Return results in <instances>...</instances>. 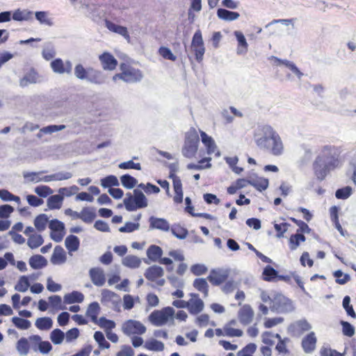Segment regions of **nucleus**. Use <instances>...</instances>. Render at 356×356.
Here are the masks:
<instances>
[{
  "mask_svg": "<svg viewBox=\"0 0 356 356\" xmlns=\"http://www.w3.org/2000/svg\"><path fill=\"white\" fill-rule=\"evenodd\" d=\"M94 339L98 343L101 348L107 349L110 348V343L105 339L104 335L102 332H95L94 334Z\"/></svg>",
  "mask_w": 356,
  "mask_h": 356,
  "instance_id": "nucleus-57",
  "label": "nucleus"
},
{
  "mask_svg": "<svg viewBox=\"0 0 356 356\" xmlns=\"http://www.w3.org/2000/svg\"><path fill=\"white\" fill-rule=\"evenodd\" d=\"M95 217V211L91 207H83L80 212V219L86 223H91Z\"/></svg>",
  "mask_w": 356,
  "mask_h": 356,
  "instance_id": "nucleus-33",
  "label": "nucleus"
},
{
  "mask_svg": "<svg viewBox=\"0 0 356 356\" xmlns=\"http://www.w3.org/2000/svg\"><path fill=\"white\" fill-rule=\"evenodd\" d=\"M30 286L29 280L27 276H21L15 286V289L19 292H25Z\"/></svg>",
  "mask_w": 356,
  "mask_h": 356,
  "instance_id": "nucleus-52",
  "label": "nucleus"
},
{
  "mask_svg": "<svg viewBox=\"0 0 356 356\" xmlns=\"http://www.w3.org/2000/svg\"><path fill=\"white\" fill-rule=\"evenodd\" d=\"M228 277L229 271L227 270L217 268L212 269L207 279L212 285L219 286L225 283Z\"/></svg>",
  "mask_w": 356,
  "mask_h": 356,
  "instance_id": "nucleus-12",
  "label": "nucleus"
},
{
  "mask_svg": "<svg viewBox=\"0 0 356 356\" xmlns=\"http://www.w3.org/2000/svg\"><path fill=\"white\" fill-rule=\"evenodd\" d=\"M34 191L42 197H46L53 193V190L47 186H38L35 188Z\"/></svg>",
  "mask_w": 356,
  "mask_h": 356,
  "instance_id": "nucleus-63",
  "label": "nucleus"
},
{
  "mask_svg": "<svg viewBox=\"0 0 356 356\" xmlns=\"http://www.w3.org/2000/svg\"><path fill=\"white\" fill-rule=\"evenodd\" d=\"M162 254L161 248L156 245H151L147 250V256L152 261H159Z\"/></svg>",
  "mask_w": 356,
  "mask_h": 356,
  "instance_id": "nucleus-30",
  "label": "nucleus"
},
{
  "mask_svg": "<svg viewBox=\"0 0 356 356\" xmlns=\"http://www.w3.org/2000/svg\"><path fill=\"white\" fill-rule=\"evenodd\" d=\"M193 286L197 291L202 293L204 298H207L209 296V286L206 279H195L193 281Z\"/></svg>",
  "mask_w": 356,
  "mask_h": 356,
  "instance_id": "nucleus-28",
  "label": "nucleus"
},
{
  "mask_svg": "<svg viewBox=\"0 0 356 356\" xmlns=\"http://www.w3.org/2000/svg\"><path fill=\"white\" fill-rule=\"evenodd\" d=\"M41 81L42 79L38 72L34 70H31L19 80V86L22 88H24L30 84H35Z\"/></svg>",
  "mask_w": 356,
  "mask_h": 356,
  "instance_id": "nucleus-19",
  "label": "nucleus"
},
{
  "mask_svg": "<svg viewBox=\"0 0 356 356\" xmlns=\"http://www.w3.org/2000/svg\"><path fill=\"white\" fill-rule=\"evenodd\" d=\"M306 237L301 233H296L292 234L289 240V248L291 250H295L300 245V243L305 242Z\"/></svg>",
  "mask_w": 356,
  "mask_h": 356,
  "instance_id": "nucleus-37",
  "label": "nucleus"
},
{
  "mask_svg": "<svg viewBox=\"0 0 356 356\" xmlns=\"http://www.w3.org/2000/svg\"><path fill=\"white\" fill-rule=\"evenodd\" d=\"M343 163L341 152L334 146H324L313 163L316 178H325L331 172L339 168Z\"/></svg>",
  "mask_w": 356,
  "mask_h": 356,
  "instance_id": "nucleus-1",
  "label": "nucleus"
},
{
  "mask_svg": "<svg viewBox=\"0 0 356 356\" xmlns=\"http://www.w3.org/2000/svg\"><path fill=\"white\" fill-rule=\"evenodd\" d=\"M50 66L54 73L59 74H70L72 70L71 61L66 60L65 62H63L61 58H56L52 60L50 63Z\"/></svg>",
  "mask_w": 356,
  "mask_h": 356,
  "instance_id": "nucleus-14",
  "label": "nucleus"
},
{
  "mask_svg": "<svg viewBox=\"0 0 356 356\" xmlns=\"http://www.w3.org/2000/svg\"><path fill=\"white\" fill-rule=\"evenodd\" d=\"M275 338L278 339V342L275 346V350L280 355H289L290 350L288 348V344L291 342V340L288 337L282 338L280 334H275Z\"/></svg>",
  "mask_w": 356,
  "mask_h": 356,
  "instance_id": "nucleus-24",
  "label": "nucleus"
},
{
  "mask_svg": "<svg viewBox=\"0 0 356 356\" xmlns=\"http://www.w3.org/2000/svg\"><path fill=\"white\" fill-rule=\"evenodd\" d=\"M120 69L121 72L113 76L114 81L120 79L126 83H136L140 81L143 78V74L140 70L127 65L125 63H122Z\"/></svg>",
  "mask_w": 356,
  "mask_h": 356,
  "instance_id": "nucleus-3",
  "label": "nucleus"
},
{
  "mask_svg": "<svg viewBox=\"0 0 356 356\" xmlns=\"http://www.w3.org/2000/svg\"><path fill=\"white\" fill-rule=\"evenodd\" d=\"M30 340L38 343V348L42 353H48L51 350V345L49 341H41V338L38 335L30 337Z\"/></svg>",
  "mask_w": 356,
  "mask_h": 356,
  "instance_id": "nucleus-40",
  "label": "nucleus"
},
{
  "mask_svg": "<svg viewBox=\"0 0 356 356\" xmlns=\"http://www.w3.org/2000/svg\"><path fill=\"white\" fill-rule=\"evenodd\" d=\"M12 321L14 325L19 329L27 330L31 326V323L26 319H24L19 317H13Z\"/></svg>",
  "mask_w": 356,
  "mask_h": 356,
  "instance_id": "nucleus-59",
  "label": "nucleus"
},
{
  "mask_svg": "<svg viewBox=\"0 0 356 356\" xmlns=\"http://www.w3.org/2000/svg\"><path fill=\"white\" fill-rule=\"evenodd\" d=\"M100 312V307L98 302H93L88 305L86 311V316L90 318L91 321L94 323H97L98 319V315Z\"/></svg>",
  "mask_w": 356,
  "mask_h": 356,
  "instance_id": "nucleus-31",
  "label": "nucleus"
},
{
  "mask_svg": "<svg viewBox=\"0 0 356 356\" xmlns=\"http://www.w3.org/2000/svg\"><path fill=\"white\" fill-rule=\"evenodd\" d=\"M106 25L110 31L122 35L127 40L129 39V35L126 27L117 25L109 21L106 22Z\"/></svg>",
  "mask_w": 356,
  "mask_h": 356,
  "instance_id": "nucleus-38",
  "label": "nucleus"
},
{
  "mask_svg": "<svg viewBox=\"0 0 356 356\" xmlns=\"http://www.w3.org/2000/svg\"><path fill=\"white\" fill-rule=\"evenodd\" d=\"M191 298L187 301V309L192 315H197L202 312L204 307L203 300L197 293H191Z\"/></svg>",
  "mask_w": 356,
  "mask_h": 356,
  "instance_id": "nucleus-13",
  "label": "nucleus"
},
{
  "mask_svg": "<svg viewBox=\"0 0 356 356\" xmlns=\"http://www.w3.org/2000/svg\"><path fill=\"white\" fill-rule=\"evenodd\" d=\"M47 264L46 259L40 254H35L29 259V265L33 269H40Z\"/></svg>",
  "mask_w": 356,
  "mask_h": 356,
  "instance_id": "nucleus-35",
  "label": "nucleus"
},
{
  "mask_svg": "<svg viewBox=\"0 0 356 356\" xmlns=\"http://www.w3.org/2000/svg\"><path fill=\"white\" fill-rule=\"evenodd\" d=\"M35 18L40 22V24L52 26L53 22L51 19L48 17V13L44 11H38L35 13Z\"/></svg>",
  "mask_w": 356,
  "mask_h": 356,
  "instance_id": "nucleus-60",
  "label": "nucleus"
},
{
  "mask_svg": "<svg viewBox=\"0 0 356 356\" xmlns=\"http://www.w3.org/2000/svg\"><path fill=\"white\" fill-rule=\"evenodd\" d=\"M316 338L314 332L308 334L302 341V346L305 353H311L316 348Z\"/></svg>",
  "mask_w": 356,
  "mask_h": 356,
  "instance_id": "nucleus-27",
  "label": "nucleus"
},
{
  "mask_svg": "<svg viewBox=\"0 0 356 356\" xmlns=\"http://www.w3.org/2000/svg\"><path fill=\"white\" fill-rule=\"evenodd\" d=\"M175 195L173 200L175 203L179 204L183 201V191L181 179H172Z\"/></svg>",
  "mask_w": 356,
  "mask_h": 356,
  "instance_id": "nucleus-39",
  "label": "nucleus"
},
{
  "mask_svg": "<svg viewBox=\"0 0 356 356\" xmlns=\"http://www.w3.org/2000/svg\"><path fill=\"white\" fill-rule=\"evenodd\" d=\"M170 230L172 234L179 239L185 238L188 234L187 229L180 225H172Z\"/></svg>",
  "mask_w": 356,
  "mask_h": 356,
  "instance_id": "nucleus-49",
  "label": "nucleus"
},
{
  "mask_svg": "<svg viewBox=\"0 0 356 356\" xmlns=\"http://www.w3.org/2000/svg\"><path fill=\"white\" fill-rule=\"evenodd\" d=\"M248 184L254 186L258 191H262L267 188L268 179H248Z\"/></svg>",
  "mask_w": 356,
  "mask_h": 356,
  "instance_id": "nucleus-56",
  "label": "nucleus"
},
{
  "mask_svg": "<svg viewBox=\"0 0 356 356\" xmlns=\"http://www.w3.org/2000/svg\"><path fill=\"white\" fill-rule=\"evenodd\" d=\"M264 149L268 150L274 156H280L284 152V145L280 135L277 133L268 144V147Z\"/></svg>",
  "mask_w": 356,
  "mask_h": 356,
  "instance_id": "nucleus-16",
  "label": "nucleus"
},
{
  "mask_svg": "<svg viewBox=\"0 0 356 356\" xmlns=\"http://www.w3.org/2000/svg\"><path fill=\"white\" fill-rule=\"evenodd\" d=\"M217 16L225 21H234L237 19L240 15L238 13L229 11L226 9L219 8L217 10Z\"/></svg>",
  "mask_w": 356,
  "mask_h": 356,
  "instance_id": "nucleus-34",
  "label": "nucleus"
},
{
  "mask_svg": "<svg viewBox=\"0 0 356 356\" xmlns=\"http://www.w3.org/2000/svg\"><path fill=\"white\" fill-rule=\"evenodd\" d=\"M74 73L76 79L96 85L104 84L106 79V75L102 72L92 67L86 69L80 63L75 65Z\"/></svg>",
  "mask_w": 356,
  "mask_h": 356,
  "instance_id": "nucleus-2",
  "label": "nucleus"
},
{
  "mask_svg": "<svg viewBox=\"0 0 356 356\" xmlns=\"http://www.w3.org/2000/svg\"><path fill=\"white\" fill-rule=\"evenodd\" d=\"M122 264L130 268H137L141 264V260L136 256L128 255L122 259Z\"/></svg>",
  "mask_w": 356,
  "mask_h": 356,
  "instance_id": "nucleus-43",
  "label": "nucleus"
},
{
  "mask_svg": "<svg viewBox=\"0 0 356 356\" xmlns=\"http://www.w3.org/2000/svg\"><path fill=\"white\" fill-rule=\"evenodd\" d=\"M49 305L51 308L56 311L65 309L63 305L61 297L58 295H54L49 297Z\"/></svg>",
  "mask_w": 356,
  "mask_h": 356,
  "instance_id": "nucleus-53",
  "label": "nucleus"
},
{
  "mask_svg": "<svg viewBox=\"0 0 356 356\" xmlns=\"http://www.w3.org/2000/svg\"><path fill=\"white\" fill-rule=\"evenodd\" d=\"M96 324L104 329L106 332L111 331L115 327V323L112 320L107 319L106 317L99 318Z\"/></svg>",
  "mask_w": 356,
  "mask_h": 356,
  "instance_id": "nucleus-51",
  "label": "nucleus"
},
{
  "mask_svg": "<svg viewBox=\"0 0 356 356\" xmlns=\"http://www.w3.org/2000/svg\"><path fill=\"white\" fill-rule=\"evenodd\" d=\"M290 220H291L293 222H294L296 225L299 227L298 229L297 230V233H309L311 231V229L308 226V225L304 221L301 220H298L295 218H290Z\"/></svg>",
  "mask_w": 356,
  "mask_h": 356,
  "instance_id": "nucleus-61",
  "label": "nucleus"
},
{
  "mask_svg": "<svg viewBox=\"0 0 356 356\" xmlns=\"http://www.w3.org/2000/svg\"><path fill=\"white\" fill-rule=\"evenodd\" d=\"M122 330L124 334L131 336L143 334L147 329L140 321L130 319L122 324Z\"/></svg>",
  "mask_w": 356,
  "mask_h": 356,
  "instance_id": "nucleus-8",
  "label": "nucleus"
},
{
  "mask_svg": "<svg viewBox=\"0 0 356 356\" xmlns=\"http://www.w3.org/2000/svg\"><path fill=\"white\" fill-rule=\"evenodd\" d=\"M271 302L270 308L278 313H288L293 310L292 301L282 294H276Z\"/></svg>",
  "mask_w": 356,
  "mask_h": 356,
  "instance_id": "nucleus-7",
  "label": "nucleus"
},
{
  "mask_svg": "<svg viewBox=\"0 0 356 356\" xmlns=\"http://www.w3.org/2000/svg\"><path fill=\"white\" fill-rule=\"evenodd\" d=\"M99 60L104 70L113 71L118 65V60L108 52H104L99 55Z\"/></svg>",
  "mask_w": 356,
  "mask_h": 356,
  "instance_id": "nucleus-17",
  "label": "nucleus"
},
{
  "mask_svg": "<svg viewBox=\"0 0 356 356\" xmlns=\"http://www.w3.org/2000/svg\"><path fill=\"white\" fill-rule=\"evenodd\" d=\"M16 348L21 355H26L30 349V345L28 339L24 337L19 339L17 343Z\"/></svg>",
  "mask_w": 356,
  "mask_h": 356,
  "instance_id": "nucleus-54",
  "label": "nucleus"
},
{
  "mask_svg": "<svg viewBox=\"0 0 356 356\" xmlns=\"http://www.w3.org/2000/svg\"><path fill=\"white\" fill-rule=\"evenodd\" d=\"M51 339L55 344L60 343L64 339V333L59 329L54 330L51 333Z\"/></svg>",
  "mask_w": 356,
  "mask_h": 356,
  "instance_id": "nucleus-64",
  "label": "nucleus"
},
{
  "mask_svg": "<svg viewBox=\"0 0 356 356\" xmlns=\"http://www.w3.org/2000/svg\"><path fill=\"white\" fill-rule=\"evenodd\" d=\"M248 181V179H236L234 183L227 188V193L230 195L235 194L238 190L246 186Z\"/></svg>",
  "mask_w": 356,
  "mask_h": 356,
  "instance_id": "nucleus-50",
  "label": "nucleus"
},
{
  "mask_svg": "<svg viewBox=\"0 0 356 356\" xmlns=\"http://www.w3.org/2000/svg\"><path fill=\"white\" fill-rule=\"evenodd\" d=\"M200 136L202 142L207 148L208 154H215L216 156H219L220 153L217 150V146L214 140L202 131H200Z\"/></svg>",
  "mask_w": 356,
  "mask_h": 356,
  "instance_id": "nucleus-20",
  "label": "nucleus"
},
{
  "mask_svg": "<svg viewBox=\"0 0 356 356\" xmlns=\"http://www.w3.org/2000/svg\"><path fill=\"white\" fill-rule=\"evenodd\" d=\"M134 193L133 199L137 209L146 207L147 206V201L144 194L137 189L134 190Z\"/></svg>",
  "mask_w": 356,
  "mask_h": 356,
  "instance_id": "nucleus-45",
  "label": "nucleus"
},
{
  "mask_svg": "<svg viewBox=\"0 0 356 356\" xmlns=\"http://www.w3.org/2000/svg\"><path fill=\"white\" fill-rule=\"evenodd\" d=\"M278 272L270 266H266L262 273V279L266 282L275 281Z\"/></svg>",
  "mask_w": 356,
  "mask_h": 356,
  "instance_id": "nucleus-41",
  "label": "nucleus"
},
{
  "mask_svg": "<svg viewBox=\"0 0 356 356\" xmlns=\"http://www.w3.org/2000/svg\"><path fill=\"white\" fill-rule=\"evenodd\" d=\"M200 141L199 136L195 129H191L185 136V142L182 148V154L187 158L195 156L197 151L198 143Z\"/></svg>",
  "mask_w": 356,
  "mask_h": 356,
  "instance_id": "nucleus-5",
  "label": "nucleus"
},
{
  "mask_svg": "<svg viewBox=\"0 0 356 356\" xmlns=\"http://www.w3.org/2000/svg\"><path fill=\"white\" fill-rule=\"evenodd\" d=\"M277 132L269 125L259 126L254 133V140L260 149L268 147V144Z\"/></svg>",
  "mask_w": 356,
  "mask_h": 356,
  "instance_id": "nucleus-4",
  "label": "nucleus"
},
{
  "mask_svg": "<svg viewBox=\"0 0 356 356\" xmlns=\"http://www.w3.org/2000/svg\"><path fill=\"white\" fill-rule=\"evenodd\" d=\"M191 48L195 53V59L197 62H201L205 52L202 33L200 30L197 31L193 37Z\"/></svg>",
  "mask_w": 356,
  "mask_h": 356,
  "instance_id": "nucleus-9",
  "label": "nucleus"
},
{
  "mask_svg": "<svg viewBox=\"0 0 356 356\" xmlns=\"http://www.w3.org/2000/svg\"><path fill=\"white\" fill-rule=\"evenodd\" d=\"M24 233L28 237L27 245L30 248L35 249L42 245L44 242L42 236L38 234L33 227H26Z\"/></svg>",
  "mask_w": 356,
  "mask_h": 356,
  "instance_id": "nucleus-10",
  "label": "nucleus"
},
{
  "mask_svg": "<svg viewBox=\"0 0 356 356\" xmlns=\"http://www.w3.org/2000/svg\"><path fill=\"white\" fill-rule=\"evenodd\" d=\"M254 316V311L249 305L242 306L238 312V320L244 325L250 324L253 321Z\"/></svg>",
  "mask_w": 356,
  "mask_h": 356,
  "instance_id": "nucleus-15",
  "label": "nucleus"
},
{
  "mask_svg": "<svg viewBox=\"0 0 356 356\" xmlns=\"http://www.w3.org/2000/svg\"><path fill=\"white\" fill-rule=\"evenodd\" d=\"M67 257L64 249L57 245L54 250V252L51 257V262L54 265H60L66 261Z\"/></svg>",
  "mask_w": 356,
  "mask_h": 356,
  "instance_id": "nucleus-23",
  "label": "nucleus"
},
{
  "mask_svg": "<svg viewBox=\"0 0 356 356\" xmlns=\"http://www.w3.org/2000/svg\"><path fill=\"white\" fill-rule=\"evenodd\" d=\"M352 193L353 188L347 186L337 190L335 197L339 200H346L351 195Z\"/></svg>",
  "mask_w": 356,
  "mask_h": 356,
  "instance_id": "nucleus-55",
  "label": "nucleus"
},
{
  "mask_svg": "<svg viewBox=\"0 0 356 356\" xmlns=\"http://www.w3.org/2000/svg\"><path fill=\"white\" fill-rule=\"evenodd\" d=\"M48 222V218L45 214H40L34 220V225L38 232L45 229Z\"/></svg>",
  "mask_w": 356,
  "mask_h": 356,
  "instance_id": "nucleus-48",
  "label": "nucleus"
},
{
  "mask_svg": "<svg viewBox=\"0 0 356 356\" xmlns=\"http://www.w3.org/2000/svg\"><path fill=\"white\" fill-rule=\"evenodd\" d=\"M144 348L151 351H163L164 350V344L160 341L152 339L145 343Z\"/></svg>",
  "mask_w": 356,
  "mask_h": 356,
  "instance_id": "nucleus-42",
  "label": "nucleus"
},
{
  "mask_svg": "<svg viewBox=\"0 0 356 356\" xmlns=\"http://www.w3.org/2000/svg\"><path fill=\"white\" fill-rule=\"evenodd\" d=\"M234 34L238 42L236 54L238 55H245L248 52V44L243 33L240 31H235Z\"/></svg>",
  "mask_w": 356,
  "mask_h": 356,
  "instance_id": "nucleus-22",
  "label": "nucleus"
},
{
  "mask_svg": "<svg viewBox=\"0 0 356 356\" xmlns=\"http://www.w3.org/2000/svg\"><path fill=\"white\" fill-rule=\"evenodd\" d=\"M149 227L151 229H157L162 231L167 232L170 229V225L168 222L164 218H159L155 217L149 218Z\"/></svg>",
  "mask_w": 356,
  "mask_h": 356,
  "instance_id": "nucleus-26",
  "label": "nucleus"
},
{
  "mask_svg": "<svg viewBox=\"0 0 356 356\" xmlns=\"http://www.w3.org/2000/svg\"><path fill=\"white\" fill-rule=\"evenodd\" d=\"M49 228L52 232L51 238L56 242L60 241L63 236L64 224L58 220H52Z\"/></svg>",
  "mask_w": 356,
  "mask_h": 356,
  "instance_id": "nucleus-18",
  "label": "nucleus"
},
{
  "mask_svg": "<svg viewBox=\"0 0 356 356\" xmlns=\"http://www.w3.org/2000/svg\"><path fill=\"white\" fill-rule=\"evenodd\" d=\"M33 13L28 10H16L13 14V19L15 21H28L32 18Z\"/></svg>",
  "mask_w": 356,
  "mask_h": 356,
  "instance_id": "nucleus-44",
  "label": "nucleus"
},
{
  "mask_svg": "<svg viewBox=\"0 0 356 356\" xmlns=\"http://www.w3.org/2000/svg\"><path fill=\"white\" fill-rule=\"evenodd\" d=\"M84 296L82 293L74 291L64 296L63 300L65 304L80 303L83 301Z\"/></svg>",
  "mask_w": 356,
  "mask_h": 356,
  "instance_id": "nucleus-29",
  "label": "nucleus"
},
{
  "mask_svg": "<svg viewBox=\"0 0 356 356\" xmlns=\"http://www.w3.org/2000/svg\"><path fill=\"white\" fill-rule=\"evenodd\" d=\"M92 283L97 286H103L106 282L104 270L100 268H92L89 271Z\"/></svg>",
  "mask_w": 356,
  "mask_h": 356,
  "instance_id": "nucleus-21",
  "label": "nucleus"
},
{
  "mask_svg": "<svg viewBox=\"0 0 356 356\" xmlns=\"http://www.w3.org/2000/svg\"><path fill=\"white\" fill-rule=\"evenodd\" d=\"M79 190V188L76 186H72L70 187L60 188L58 193L63 197L65 196L70 197L76 194Z\"/></svg>",
  "mask_w": 356,
  "mask_h": 356,
  "instance_id": "nucleus-62",
  "label": "nucleus"
},
{
  "mask_svg": "<svg viewBox=\"0 0 356 356\" xmlns=\"http://www.w3.org/2000/svg\"><path fill=\"white\" fill-rule=\"evenodd\" d=\"M269 59L274 60L275 64H276V65L283 64V65H286L289 69H290L291 70V72L293 73H294L298 77L299 79H300L301 77L303 76V74L299 70V69L297 67V66L293 63H292L289 60H281L274 56H271L269 58Z\"/></svg>",
  "mask_w": 356,
  "mask_h": 356,
  "instance_id": "nucleus-25",
  "label": "nucleus"
},
{
  "mask_svg": "<svg viewBox=\"0 0 356 356\" xmlns=\"http://www.w3.org/2000/svg\"><path fill=\"white\" fill-rule=\"evenodd\" d=\"M225 160H226L227 163L229 165V168L236 174L239 175L243 171L242 168L238 167L236 165L238 161L237 156L226 157Z\"/></svg>",
  "mask_w": 356,
  "mask_h": 356,
  "instance_id": "nucleus-58",
  "label": "nucleus"
},
{
  "mask_svg": "<svg viewBox=\"0 0 356 356\" xmlns=\"http://www.w3.org/2000/svg\"><path fill=\"white\" fill-rule=\"evenodd\" d=\"M65 245L68 252L71 253L78 250L80 245V241L76 236L71 234L66 237Z\"/></svg>",
  "mask_w": 356,
  "mask_h": 356,
  "instance_id": "nucleus-32",
  "label": "nucleus"
},
{
  "mask_svg": "<svg viewBox=\"0 0 356 356\" xmlns=\"http://www.w3.org/2000/svg\"><path fill=\"white\" fill-rule=\"evenodd\" d=\"M164 275L163 269L159 266H152L147 268L144 273L145 278L151 282H156L160 286L165 283L164 279H161Z\"/></svg>",
  "mask_w": 356,
  "mask_h": 356,
  "instance_id": "nucleus-11",
  "label": "nucleus"
},
{
  "mask_svg": "<svg viewBox=\"0 0 356 356\" xmlns=\"http://www.w3.org/2000/svg\"><path fill=\"white\" fill-rule=\"evenodd\" d=\"M63 197L60 195H54L47 199V206L50 209H58L63 203Z\"/></svg>",
  "mask_w": 356,
  "mask_h": 356,
  "instance_id": "nucleus-46",
  "label": "nucleus"
},
{
  "mask_svg": "<svg viewBox=\"0 0 356 356\" xmlns=\"http://www.w3.org/2000/svg\"><path fill=\"white\" fill-rule=\"evenodd\" d=\"M35 326L40 330H48L51 328L53 321L49 317L38 318L35 321Z\"/></svg>",
  "mask_w": 356,
  "mask_h": 356,
  "instance_id": "nucleus-47",
  "label": "nucleus"
},
{
  "mask_svg": "<svg viewBox=\"0 0 356 356\" xmlns=\"http://www.w3.org/2000/svg\"><path fill=\"white\" fill-rule=\"evenodd\" d=\"M175 310L172 307H166L161 310H155L149 315L150 321L156 326L166 324L173 317Z\"/></svg>",
  "mask_w": 356,
  "mask_h": 356,
  "instance_id": "nucleus-6",
  "label": "nucleus"
},
{
  "mask_svg": "<svg viewBox=\"0 0 356 356\" xmlns=\"http://www.w3.org/2000/svg\"><path fill=\"white\" fill-rule=\"evenodd\" d=\"M236 324L235 320L230 321L224 327L225 335L230 337H241L243 335V331L240 329L234 328L232 327V325Z\"/></svg>",
  "mask_w": 356,
  "mask_h": 356,
  "instance_id": "nucleus-36",
  "label": "nucleus"
}]
</instances>
